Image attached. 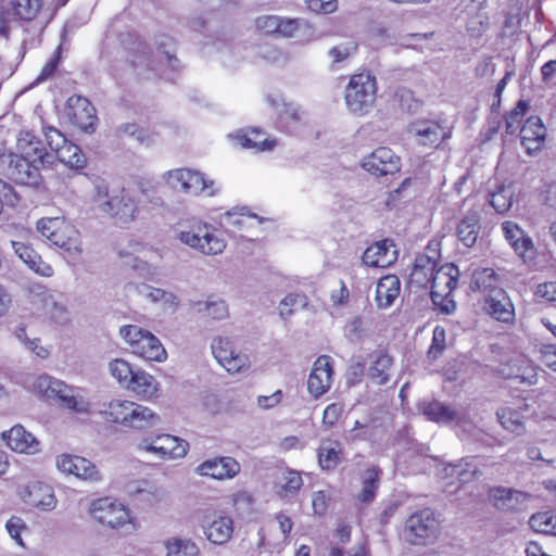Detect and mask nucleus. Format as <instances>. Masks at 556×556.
Segmentation results:
<instances>
[{"mask_svg": "<svg viewBox=\"0 0 556 556\" xmlns=\"http://www.w3.org/2000/svg\"><path fill=\"white\" fill-rule=\"evenodd\" d=\"M379 483V471L376 468L367 469L363 475V489L359 493L362 502H369L375 497Z\"/></svg>", "mask_w": 556, "mask_h": 556, "instance_id": "obj_57", "label": "nucleus"}, {"mask_svg": "<svg viewBox=\"0 0 556 556\" xmlns=\"http://www.w3.org/2000/svg\"><path fill=\"white\" fill-rule=\"evenodd\" d=\"M478 466V457L462 459L456 464L444 466L441 477L443 479H456L460 484H466L473 481L480 473Z\"/></svg>", "mask_w": 556, "mask_h": 556, "instance_id": "obj_30", "label": "nucleus"}, {"mask_svg": "<svg viewBox=\"0 0 556 556\" xmlns=\"http://www.w3.org/2000/svg\"><path fill=\"white\" fill-rule=\"evenodd\" d=\"M165 556H201L199 544L191 538L173 535L163 541Z\"/></svg>", "mask_w": 556, "mask_h": 556, "instance_id": "obj_37", "label": "nucleus"}, {"mask_svg": "<svg viewBox=\"0 0 556 556\" xmlns=\"http://www.w3.org/2000/svg\"><path fill=\"white\" fill-rule=\"evenodd\" d=\"M118 332L134 355L156 363H163L167 359L165 348L151 331L138 325H124Z\"/></svg>", "mask_w": 556, "mask_h": 556, "instance_id": "obj_2", "label": "nucleus"}, {"mask_svg": "<svg viewBox=\"0 0 556 556\" xmlns=\"http://www.w3.org/2000/svg\"><path fill=\"white\" fill-rule=\"evenodd\" d=\"M127 390L144 397H152L159 392V382L149 372L136 369Z\"/></svg>", "mask_w": 556, "mask_h": 556, "instance_id": "obj_42", "label": "nucleus"}, {"mask_svg": "<svg viewBox=\"0 0 556 556\" xmlns=\"http://www.w3.org/2000/svg\"><path fill=\"white\" fill-rule=\"evenodd\" d=\"M92 202L103 214L116 218L122 224L136 220L142 211L160 207L163 199L153 186L140 182L137 189H122L111 194L104 180H96Z\"/></svg>", "mask_w": 556, "mask_h": 556, "instance_id": "obj_1", "label": "nucleus"}, {"mask_svg": "<svg viewBox=\"0 0 556 556\" xmlns=\"http://www.w3.org/2000/svg\"><path fill=\"white\" fill-rule=\"evenodd\" d=\"M368 377L377 384H386L390 379L393 359L384 351H376L369 356Z\"/></svg>", "mask_w": 556, "mask_h": 556, "instance_id": "obj_36", "label": "nucleus"}, {"mask_svg": "<svg viewBox=\"0 0 556 556\" xmlns=\"http://www.w3.org/2000/svg\"><path fill=\"white\" fill-rule=\"evenodd\" d=\"M63 222L64 219L59 217L41 218L37 223V230L41 233L42 237L51 241V238L54 237V233L59 230V227L62 226Z\"/></svg>", "mask_w": 556, "mask_h": 556, "instance_id": "obj_63", "label": "nucleus"}, {"mask_svg": "<svg viewBox=\"0 0 556 556\" xmlns=\"http://www.w3.org/2000/svg\"><path fill=\"white\" fill-rule=\"evenodd\" d=\"M15 254L25 263L35 274L42 277L53 275L52 267L42 261L41 256L29 245L21 241H11Z\"/></svg>", "mask_w": 556, "mask_h": 556, "instance_id": "obj_33", "label": "nucleus"}, {"mask_svg": "<svg viewBox=\"0 0 556 556\" xmlns=\"http://www.w3.org/2000/svg\"><path fill=\"white\" fill-rule=\"evenodd\" d=\"M155 45L159 53L163 54L173 70H178L179 60L175 56V43L172 37L160 35L155 38Z\"/></svg>", "mask_w": 556, "mask_h": 556, "instance_id": "obj_56", "label": "nucleus"}, {"mask_svg": "<svg viewBox=\"0 0 556 556\" xmlns=\"http://www.w3.org/2000/svg\"><path fill=\"white\" fill-rule=\"evenodd\" d=\"M160 421V416L152 408L134 402L127 428L147 430L156 427Z\"/></svg>", "mask_w": 556, "mask_h": 556, "instance_id": "obj_39", "label": "nucleus"}, {"mask_svg": "<svg viewBox=\"0 0 556 556\" xmlns=\"http://www.w3.org/2000/svg\"><path fill=\"white\" fill-rule=\"evenodd\" d=\"M545 137L546 128L539 116H530L520 129L521 144L529 154L543 148Z\"/></svg>", "mask_w": 556, "mask_h": 556, "instance_id": "obj_25", "label": "nucleus"}, {"mask_svg": "<svg viewBox=\"0 0 556 556\" xmlns=\"http://www.w3.org/2000/svg\"><path fill=\"white\" fill-rule=\"evenodd\" d=\"M528 410V404L521 403L518 407H503L497 410L496 416L504 429L521 435L526 432L523 412Z\"/></svg>", "mask_w": 556, "mask_h": 556, "instance_id": "obj_35", "label": "nucleus"}, {"mask_svg": "<svg viewBox=\"0 0 556 556\" xmlns=\"http://www.w3.org/2000/svg\"><path fill=\"white\" fill-rule=\"evenodd\" d=\"M54 399H58L63 406L77 414H87L90 410L91 404L86 397L84 390L68 386L64 381L56 390Z\"/></svg>", "mask_w": 556, "mask_h": 556, "instance_id": "obj_29", "label": "nucleus"}, {"mask_svg": "<svg viewBox=\"0 0 556 556\" xmlns=\"http://www.w3.org/2000/svg\"><path fill=\"white\" fill-rule=\"evenodd\" d=\"M377 90V78L369 71L352 75L344 94L348 110L356 115L368 113L376 102Z\"/></svg>", "mask_w": 556, "mask_h": 556, "instance_id": "obj_3", "label": "nucleus"}, {"mask_svg": "<svg viewBox=\"0 0 556 556\" xmlns=\"http://www.w3.org/2000/svg\"><path fill=\"white\" fill-rule=\"evenodd\" d=\"M318 460L323 469H332L340 462V443L333 440H325L318 450Z\"/></svg>", "mask_w": 556, "mask_h": 556, "instance_id": "obj_49", "label": "nucleus"}, {"mask_svg": "<svg viewBox=\"0 0 556 556\" xmlns=\"http://www.w3.org/2000/svg\"><path fill=\"white\" fill-rule=\"evenodd\" d=\"M176 237L180 243L204 255L222 254L227 245L220 232L206 223H199L179 230Z\"/></svg>", "mask_w": 556, "mask_h": 556, "instance_id": "obj_5", "label": "nucleus"}, {"mask_svg": "<svg viewBox=\"0 0 556 556\" xmlns=\"http://www.w3.org/2000/svg\"><path fill=\"white\" fill-rule=\"evenodd\" d=\"M441 243L431 240L425 251L417 255L414 262L412 277L424 278H458L459 270L453 263L439 265L441 258Z\"/></svg>", "mask_w": 556, "mask_h": 556, "instance_id": "obj_6", "label": "nucleus"}, {"mask_svg": "<svg viewBox=\"0 0 556 556\" xmlns=\"http://www.w3.org/2000/svg\"><path fill=\"white\" fill-rule=\"evenodd\" d=\"M479 215L476 212L467 214L457 226V237L459 241L467 248L472 247L478 238Z\"/></svg>", "mask_w": 556, "mask_h": 556, "instance_id": "obj_44", "label": "nucleus"}, {"mask_svg": "<svg viewBox=\"0 0 556 556\" xmlns=\"http://www.w3.org/2000/svg\"><path fill=\"white\" fill-rule=\"evenodd\" d=\"M53 245L59 247L70 256H77L81 253V240L78 230L67 224L65 220L59 230L54 233V237L50 241Z\"/></svg>", "mask_w": 556, "mask_h": 556, "instance_id": "obj_34", "label": "nucleus"}, {"mask_svg": "<svg viewBox=\"0 0 556 556\" xmlns=\"http://www.w3.org/2000/svg\"><path fill=\"white\" fill-rule=\"evenodd\" d=\"M536 296L556 304V280H547L540 283L535 291Z\"/></svg>", "mask_w": 556, "mask_h": 556, "instance_id": "obj_64", "label": "nucleus"}, {"mask_svg": "<svg viewBox=\"0 0 556 556\" xmlns=\"http://www.w3.org/2000/svg\"><path fill=\"white\" fill-rule=\"evenodd\" d=\"M255 27L266 35L292 37L298 29V22L278 15H262L255 18Z\"/></svg>", "mask_w": 556, "mask_h": 556, "instance_id": "obj_27", "label": "nucleus"}, {"mask_svg": "<svg viewBox=\"0 0 556 556\" xmlns=\"http://www.w3.org/2000/svg\"><path fill=\"white\" fill-rule=\"evenodd\" d=\"M155 443H161L164 459H177L187 455L189 444L185 440L170 434L155 437Z\"/></svg>", "mask_w": 556, "mask_h": 556, "instance_id": "obj_45", "label": "nucleus"}, {"mask_svg": "<svg viewBox=\"0 0 556 556\" xmlns=\"http://www.w3.org/2000/svg\"><path fill=\"white\" fill-rule=\"evenodd\" d=\"M42 7L41 0H14L13 11L21 21H33Z\"/></svg>", "mask_w": 556, "mask_h": 556, "instance_id": "obj_54", "label": "nucleus"}, {"mask_svg": "<svg viewBox=\"0 0 556 556\" xmlns=\"http://www.w3.org/2000/svg\"><path fill=\"white\" fill-rule=\"evenodd\" d=\"M2 440L13 452L35 455L40 452V442L22 425H15L10 430L2 432Z\"/></svg>", "mask_w": 556, "mask_h": 556, "instance_id": "obj_23", "label": "nucleus"}, {"mask_svg": "<svg viewBox=\"0 0 556 556\" xmlns=\"http://www.w3.org/2000/svg\"><path fill=\"white\" fill-rule=\"evenodd\" d=\"M14 336L25 350L34 353L41 359H47L51 354V345H43L40 338H29L24 325L17 326L14 329Z\"/></svg>", "mask_w": 556, "mask_h": 556, "instance_id": "obj_46", "label": "nucleus"}, {"mask_svg": "<svg viewBox=\"0 0 556 556\" xmlns=\"http://www.w3.org/2000/svg\"><path fill=\"white\" fill-rule=\"evenodd\" d=\"M17 150L21 156L33 162L50 165L54 162L52 153L46 151L42 142L30 131L23 130L17 138Z\"/></svg>", "mask_w": 556, "mask_h": 556, "instance_id": "obj_24", "label": "nucleus"}, {"mask_svg": "<svg viewBox=\"0 0 556 556\" xmlns=\"http://www.w3.org/2000/svg\"><path fill=\"white\" fill-rule=\"evenodd\" d=\"M33 301H38L42 304L45 314L49 320L56 326H67L72 321V315L67 306L55 299L51 293H48L40 283H35L29 288Z\"/></svg>", "mask_w": 556, "mask_h": 556, "instance_id": "obj_16", "label": "nucleus"}, {"mask_svg": "<svg viewBox=\"0 0 556 556\" xmlns=\"http://www.w3.org/2000/svg\"><path fill=\"white\" fill-rule=\"evenodd\" d=\"M407 131L418 146L430 148H438L450 137L448 130L432 119L414 121Z\"/></svg>", "mask_w": 556, "mask_h": 556, "instance_id": "obj_15", "label": "nucleus"}, {"mask_svg": "<svg viewBox=\"0 0 556 556\" xmlns=\"http://www.w3.org/2000/svg\"><path fill=\"white\" fill-rule=\"evenodd\" d=\"M62 382V380L50 375L42 374L35 379L33 389L47 399H54V394Z\"/></svg>", "mask_w": 556, "mask_h": 556, "instance_id": "obj_55", "label": "nucleus"}, {"mask_svg": "<svg viewBox=\"0 0 556 556\" xmlns=\"http://www.w3.org/2000/svg\"><path fill=\"white\" fill-rule=\"evenodd\" d=\"M66 115L71 122L86 132L96 129V109L91 102L81 96H72L66 102Z\"/></svg>", "mask_w": 556, "mask_h": 556, "instance_id": "obj_17", "label": "nucleus"}, {"mask_svg": "<svg viewBox=\"0 0 556 556\" xmlns=\"http://www.w3.org/2000/svg\"><path fill=\"white\" fill-rule=\"evenodd\" d=\"M446 332L442 326H435L432 333L431 345L428 350V356L431 359H437L442 355L445 350Z\"/></svg>", "mask_w": 556, "mask_h": 556, "instance_id": "obj_60", "label": "nucleus"}, {"mask_svg": "<svg viewBox=\"0 0 556 556\" xmlns=\"http://www.w3.org/2000/svg\"><path fill=\"white\" fill-rule=\"evenodd\" d=\"M109 370L117 382L126 389L131 382L132 376L136 371L127 361L122 358H116L110 362Z\"/></svg>", "mask_w": 556, "mask_h": 556, "instance_id": "obj_52", "label": "nucleus"}, {"mask_svg": "<svg viewBox=\"0 0 556 556\" xmlns=\"http://www.w3.org/2000/svg\"><path fill=\"white\" fill-rule=\"evenodd\" d=\"M89 513L99 523L111 529H125L128 532L138 529L137 519L122 502L112 497H101L91 503Z\"/></svg>", "mask_w": 556, "mask_h": 556, "instance_id": "obj_4", "label": "nucleus"}, {"mask_svg": "<svg viewBox=\"0 0 556 556\" xmlns=\"http://www.w3.org/2000/svg\"><path fill=\"white\" fill-rule=\"evenodd\" d=\"M444 280H432L431 299L435 306L444 314H451L456 308V303L451 293L456 288L458 280H446L445 287L448 289L447 293L441 292L439 289Z\"/></svg>", "mask_w": 556, "mask_h": 556, "instance_id": "obj_40", "label": "nucleus"}, {"mask_svg": "<svg viewBox=\"0 0 556 556\" xmlns=\"http://www.w3.org/2000/svg\"><path fill=\"white\" fill-rule=\"evenodd\" d=\"M553 520V511H542L532 515L529 525L536 532L555 535Z\"/></svg>", "mask_w": 556, "mask_h": 556, "instance_id": "obj_58", "label": "nucleus"}, {"mask_svg": "<svg viewBox=\"0 0 556 556\" xmlns=\"http://www.w3.org/2000/svg\"><path fill=\"white\" fill-rule=\"evenodd\" d=\"M439 535V521L431 509L409 516L404 527V539L414 545L432 543Z\"/></svg>", "mask_w": 556, "mask_h": 556, "instance_id": "obj_7", "label": "nucleus"}, {"mask_svg": "<svg viewBox=\"0 0 556 556\" xmlns=\"http://www.w3.org/2000/svg\"><path fill=\"white\" fill-rule=\"evenodd\" d=\"M401 280H378L376 286V302L378 307H390L400 294Z\"/></svg>", "mask_w": 556, "mask_h": 556, "instance_id": "obj_47", "label": "nucleus"}, {"mask_svg": "<svg viewBox=\"0 0 556 556\" xmlns=\"http://www.w3.org/2000/svg\"><path fill=\"white\" fill-rule=\"evenodd\" d=\"M399 251L390 240H382L369 245L363 253L362 261L365 266L374 268H388L395 263Z\"/></svg>", "mask_w": 556, "mask_h": 556, "instance_id": "obj_22", "label": "nucleus"}, {"mask_svg": "<svg viewBox=\"0 0 556 556\" xmlns=\"http://www.w3.org/2000/svg\"><path fill=\"white\" fill-rule=\"evenodd\" d=\"M20 201L14 189L5 181L0 179V214L5 207H15Z\"/></svg>", "mask_w": 556, "mask_h": 556, "instance_id": "obj_62", "label": "nucleus"}, {"mask_svg": "<svg viewBox=\"0 0 556 556\" xmlns=\"http://www.w3.org/2000/svg\"><path fill=\"white\" fill-rule=\"evenodd\" d=\"M137 289L144 299L152 303H160L166 311L174 312L178 307L177 298L170 292L153 288L144 282L140 283Z\"/></svg>", "mask_w": 556, "mask_h": 556, "instance_id": "obj_43", "label": "nucleus"}, {"mask_svg": "<svg viewBox=\"0 0 556 556\" xmlns=\"http://www.w3.org/2000/svg\"><path fill=\"white\" fill-rule=\"evenodd\" d=\"M132 404L134 401L114 399L104 405L101 415L106 421L127 428Z\"/></svg>", "mask_w": 556, "mask_h": 556, "instance_id": "obj_38", "label": "nucleus"}, {"mask_svg": "<svg viewBox=\"0 0 556 556\" xmlns=\"http://www.w3.org/2000/svg\"><path fill=\"white\" fill-rule=\"evenodd\" d=\"M54 159L73 168H83L86 164V159L80 148L72 142L61 148Z\"/></svg>", "mask_w": 556, "mask_h": 556, "instance_id": "obj_50", "label": "nucleus"}, {"mask_svg": "<svg viewBox=\"0 0 556 556\" xmlns=\"http://www.w3.org/2000/svg\"><path fill=\"white\" fill-rule=\"evenodd\" d=\"M489 498L497 509L509 511L520 509L528 495L518 490L498 486L490 490Z\"/></svg>", "mask_w": 556, "mask_h": 556, "instance_id": "obj_31", "label": "nucleus"}, {"mask_svg": "<svg viewBox=\"0 0 556 556\" xmlns=\"http://www.w3.org/2000/svg\"><path fill=\"white\" fill-rule=\"evenodd\" d=\"M303 485V480L300 472L294 470L285 471L278 483V494L280 496H293Z\"/></svg>", "mask_w": 556, "mask_h": 556, "instance_id": "obj_51", "label": "nucleus"}, {"mask_svg": "<svg viewBox=\"0 0 556 556\" xmlns=\"http://www.w3.org/2000/svg\"><path fill=\"white\" fill-rule=\"evenodd\" d=\"M422 414L437 424L451 425L464 432L472 433L475 426L463 407H452L439 401L422 404Z\"/></svg>", "mask_w": 556, "mask_h": 556, "instance_id": "obj_11", "label": "nucleus"}, {"mask_svg": "<svg viewBox=\"0 0 556 556\" xmlns=\"http://www.w3.org/2000/svg\"><path fill=\"white\" fill-rule=\"evenodd\" d=\"M45 166L23 156H15L10 162L9 175L17 184L37 185L40 178L39 169Z\"/></svg>", "mask_w": 556, "mask_h": 556, "instance_id": "obj_26", "label": "nucleus"}, {"mask_svg": "<svg viewBox=\"0 0 556 556\" xmlns=\"http://www.w3.org/2000/svg\"><path fill=\"white\" fill-rule=\"evenodd\" d=\"M126 492L134 501L155 505L164 502L167 497L166 491L148 481L131 482L126 486Z\"/></svg>", "mask_w": 556, "mask_h": 556, "instance_id": "obj_32", "label": "nucleus"}, {"mask_svg": "<svg viewBox=\"0 0 556 556\" xmlns=\"http://www.w3.org/2000/svg\"><path fill=\"white\" fill-rule=\"evenodd\" d=\"M211 350L217 363L229 374L244 372L251 366L250 356L238 351L229 337L213 338Z\"/></svg>", "mask_w": 556, "mask_h": 556, "instance_id": "obj_9", "label": "nucleus"}, {"mask_svg": "<svg viewBox=\"0 0 556 556\" xmlns=\"http://www.w3.org/2000/svg\"><path fill=\"white\" fill-rule=\"evenodd\" d=\"M241 471V465L230 456H216L200 463L194 472L218 481L231 480Z\"/></svg>", "mask_w": 556, "mask_h": 556, "instance_id": "obj_13", "label": "nucleus"}, {"mask_svg": "<svg viewBox=\"0 0 556 556\" xmlns=\"http://www.w3.org/2000/svg\"><path fill=\"white\" fill-rule=\"evenodd\" d=\"M502 230L505 239L518 256H520L525 263H531L535 257L536 249L532 239L526 231L511 220L504 222L502 224Z\"/></svg>", "mask_w": 556, "mask_h": 556, "instance_id": "obj_20", "label": "nucleus"}, {"mask_svg": "<svg viewBox=\"0 0 556 556\" xmlns=\"http://www.w3.org/2000/svg\"><path fill=\"white\" fill-rule=\"evenodd\" d=\"M513 194L511 188L501 186L490 193L489 203L497 213L504 214L513 205Z\"/></svg>", "mask_w": 556, "mask_h": 556, "instance_id": "obj_53", "label": "nucleus"}, {"mask_svg": "<svg viewBox=\"0 0 556 556\" xmlns=\"http://www.w3.org/2000/svg\"><path fill=\"white\" fill-rule=\"evenodd\" d=\"M489 280H471L469 289L485 293V309L495 319L507 323L514 317V306L505 290L486 283Z\"/></svg>", "mask_w": 556, "mask_h": 556, "instance_id": "obj_8", "label": "nucleus"}, {"mask_svg": "<svg viewBox=\"0 0 556 556\" xmlns=\"http://www.w3.org/2000/svg\"><path fill=\"white\" fill-rule=\"evenodd\" d=\"M166 182L176 190L188 194L198 195L205 193L214 195V181L206 179L200 172L188 168H177L167 170L163 175Z\"/></svg>", "mask_w": 556, "mask_h": 556, "instance_id": "obj_10", "label": "nucleus"}, {"mask_svg": "<svg viewBox=\"0 0 556 556\" xmlns=\"http://www.w3.org/2000/svg\"><path fill=\"white\" fill-rule=\"evenodd\" d=\"M362 167L375 176L391 175L400 170V157L390 148L380 147L363 160Z\"/></svg>", "mask_w": 556, "mask_h": 556, "instance_id": "obj_21", "label": "nucleus"}, {"mask_svg": "<svg viewBox=\"0 0 556 556\" xmlns=\"http://www.w3.org/2000/svg\"><path fill=\"white\" fill-rule=\"evenodd\" d=\"M55 466L60 472L73 475L81 480L98 482L102 479V476L96 465L81 456L66 453L58 455L55 458Z\"/></svg>", "mask_w": 556, "mask_h": 556, "instance_id": "obj_14", "label": "nucleus"}, {"mask_svg": "<svg viewBox=\"0 0 556 556\" xmlns=\"http://www.w3.org/2000/svg\"><path fill=\"white\" fill-rule=\"evenodd\" d=\"M198 313H206L208 317L215 320L228 318L229 309L227 303L218 298L210 296L204 302L194 303Z\"/></svg>", "mask_w": 556, "mask_h": 556, "instance_id": "obj_48", "label": "nucleus"}, {"mask_svg": "<svg viewBox=\"0 0 556 556\" xmlns=\"http://www.w3.org/2000/svg\"><path fill=\"white\" fill-rule=\"evenodd\" d=\"M528 110V103L523 100H519L514 110L505 118V132L513 135L517 131L526 112Z\"/></svg>", "mask_w": 556, "mask_h": 556, "instance_id": "obj_59", "label": "nucleus"}, {"mask_svg": "<svg viewBox=\"0 0 556 556\" xmlns=\"http://www.w3.org/2000/svg\"><path fill=\"white\" fill-rule=\"evenodd\" d=\"M235 144L243 149H252L256 152L270 151L277 144L275 139L265 137L264 132L258 128L250 131H237L228 136Z\"/></svg>", "mask_w": 556, "mask_h": 556, "instance_id": "obj_28", "label": "nucleus"}, {"mask_svg": "<svg viewBox=\"0 0 556 556\" xmlns=\"http://www.w3.org/2000/svg\"><path fill=\"white\" fill-rule=\"evenodd\" d=\"M332 380V359L328 355H321L314 362L307 379V391L312 396L317 399L330 389Z\"/></svg>", "mask_w": 556, "mask_h": 556, "instance_id": "obj_19", "label": "nucleus"}, {"mask_svg": "<svg viewBox=\"0 0 556 556\" xmlns=\"http://www.w3.org/2000/svg\"><path fill=\"white\" fill-rule=\"evenodd\" d=\"M18 495L27 505L41 511H51L58 505L53 489L42 482H30L21 486Z\"/></svg>", "mask_w": 556, "mask_h": 556, "instance_id": "obj_18", "label": "nucleus"}, {"mask_svg": "<svg viewBox=\"0 0 556 556\" xmlns=\"http://www.w3.org/2000/svg\"><path fill=\"white\" fill-rule=\"evenodd\" d=\"M198 521L205 539L211 544L224 545L232 539L235 523L230 516L214 514L211 517L208 511H203Z\"/></svg>", "mask_w": 556, "mask_h": 556, "instance_id": "obj_12", "label": "nucleus"}, {"mask_svg": "<svg viewBox=\"0 0 556 556\" xmlns=\"http://www.w3.org/2000/svg\"><path fill=\"white\" fill-rule=\"evenodd\" d=\"M485 1L484 0H470L466 5L465 12L467 18V30L472 35H479L488 23V15L484 12Z\"/></svg>", "mask_w": 556, "mask_h": 556, "instance_id": "obj_41", "label": "nucleus"}, {"mask_svg": "<svg viewBox=\"0 0 556 556\" xmlns=\"http://www.w3.org/2000/svg\"><path fill=\"white\" fill-rule=\"evenodd\" d=\"M47 144L51 149L53 156L59 153L61 148H64L70 141L65 136L56 128L48 126L43 128Z\"/></svg>", "mask_w": 556, "mask_h": 556, "instance_id": "obj_61", "label": "nucleus"}]
</instances>
